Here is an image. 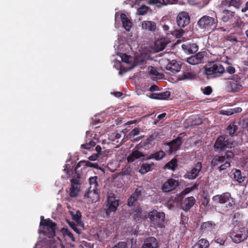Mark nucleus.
Listing matches in <instances>:
<instances>
[{"label": "nucleus", "instance_id": "obj_1", "mask_svg": "<svg viewBox=\"0 0 248 248\" xmlns=\"http://www.w3.org/2000/svg\"><path fill=\"white\" fill-rule=\"evenodd\" d=\"M213 201L216 203L224 205L222 206L221 213L229 216L234 211L236 206L235 201L230 192H225L213 197Z\"/></svg>", "mask_w": 248, "mask_h": 248}, {"label": "nucleus", "instance_id": "obj_2", "mask_svg": "<svg viewBox=\"0 0 248 248\" xmlns=\"http://www.w3.org/2000/svg\"><path fill=\"white\" fill-rule=\"evenodd\" d=\"M234 156L233 152L230 150L221 155H214L211 160V167L221 172L230 167L231 160Z\"/></svg>", "mask_w": 248, "mask_h": 248}, {"label": "nucleus", "instance_id": "obj_3", "mask_svg": "<svg viewBox=\"0 0 248 248\" xmlns=\"http://www.w3.org/2000/svg\"><path fill=\"white\" fill-rule=\"evenodd\" d=\"M202 71L203 75L210 79L221 76L225 72V69L221 64L210 62L203 66Z\"/></svg>", "mask_w": 248, "mask_h": 248}, {"label": "nucleus", "instance_id": "obj_4", "mask_svg": "<svg viewBox=\"0 0 248 248\" xmlns=\"http://www.w3.org/2000/svg\"><path fill=\"white\" fill-rule=\"evenodd\" d=\"M229 236L235 243H240L248 237V229L242 225H235L229 232Z\"/></svg>", "mask_w": 248, "mask_h": 248}, {"label": "nucleus", "instance_id": "obj_5", "mask_svg": "<svg viewBox=\"0 0 248 248\" xmlns=\"http://www.w3.org/2000/svg\"><path fill=\"white\" fill-rule=\"evenodd\" d=\"M39 233L43 234L48 238H53L56 235L57 224L49 218L46 219L45 222H40Z\"/></svg>", "mask_w": 248, "mask_h": 248}, {"label": "nucleus", "instance_id": "obj_6", "mask_svg": "<svg viewBox=\"0 0 248 248\" xmlns=\"http://www.w3.org/2000/svg\"><path fill=\"white\" fill-rule=\"evenodd\" d=\"M119 204L120 200L117 199L114 194L112 193L108 195L104 205V209L106 215L109 216L111 213H115Z\"/></svg>", "mask_w": 248, "mask_h": 248}, {"label": "nucleus", "instance_id": "obj_7", "mask_svg": "<svg viewBox=\"0 0 248 248\" xmlns=\"http://www.w3.org/2000/svg\"><path fill=\"white\" fill-rule=\"evenodd\" d=\"M225 87L226 91L230 93L239 92L243 89L241 78L238 77L229 78L225 83Z\"/></svg>", "mask_w": 248, "mask_h": 248}, {"label": "nucleus", "instance_id": "obj_8", "mask_svg": "<svg viewBox=\"0 0 248 248\" xmlns=\"http://www.w3.org/2000/svg\"><path fill=\"white\" fill-rule=\"evenodd\" d=\"M165 213L163 212H158L154 210L148 213V217L151 223L155 228H162L164 227Z\"/></svg>", "mask_w": 248, "mask_h": 248}, {"label": "nucleus", "instance_id": "obj_9", "mask_svg": "<svg viewBox=\"0 0 248 248\" xmlns=\"http://www.w3.org/2000/svg\"><path fill=\"white\" fill-rule=\"evenodd\" d=\"M198 26L201 29L209 31L216 28L217 25V19L216 18L204 16L202 17L197 23Z\"/></svg>", "mask_w": 248, "mask_h": 248}, {"label": "nucleus", "instance_id": "obj_10", "mask_svg": "<svg viewBox=\"0 0 248 248\" xmlns=\"http://www.w3.org/2000/svg\"><path fill=\"white\" fill-rule=\"evenodd\" d=\"M232 141L229 140L228 136L226 135L219 136L216 140L214 147L216 149L223 150L225 148H231Z\"/></svg>", "mask_w": 248, "mask_h": 248}, {"label": "nucleus", "instance_id": "obj_11", "mask_svg": "<svg viewBox=\"0 0 248 248\" xmlns=\"http://www.w3.org/2000/svg\"><path fill=\"white\" fill-rule=\"evenodd\" d=\"M179 182L173 178L168 179L161 186V190L166 193L170 192L179 186Z\"/></svg>", "mask_w": 248, "mask_h": 248}, {"label": "nucleus", "instance_id": "obj_12", "mask_svg": "<svg viewBox=\"0 0 248 248\" xmlns=\"http://www.w3.org/2000/svg\"><path fill=\"white\" fill-rule=\"evenodd\" d=\"M133 219L137 222H141L143 219L148 218V214L144 212L140 206L139 205L132 211L131 214Z\"/></svg>", "mask_w": 248, "mask_h": 248}, {"label": "nucleus", "instance_id": "obj_13", "mask_svg": "<svg viewBox=\"0 0 248 248\" xmlns=\"http://www.w3.org/2000/svg\"><path fill=\"white\" fill-rule=\"evenodd\" d=\"M144 189L142 187L136 188L134 192L127 200V205L131 207L135 205V202L142 198Z\"/></svg>", "mask_w": 248, "mask_h": 248}, {"label": "nucleus", "instance_id": "obj_14", "mask_svg": "<svg viewBox=\"0 0 248 248\" xmlns=\"http://www.w3.org/2000/svg\"><path fill=\"white\" fill-rule=\"evenodd\" d=\"M202 168V163L201 162H198L195 164L191 170L187 171L185 175L186 178L189 180H193L196 179L199 174Z\"/></svg>", "mask_w": 248, "mask_h": 248}, {"label": "nucleus", "instance_id": "obj_15", "mask_svg": "<svg viewBox=\"0 0 248 248\" xmlns=\"http://www.w3.org/2000/svg\"><path fill=\"white\" fill-rule=\"evenodd\" d=\"M71 187L69 189V195L71 197H76L80 190V184L79 183V178H73L70 180Z\"/></svg>", "mask_w": 248, "mask_h": 248}, {"label": "nucleus", "instance_id": "obj_16", "mask_svg": "<svg viewBox=\"0 0 248 248\" xmlns=\"http://www.w3.org/2000/svg\"><path fill=\"white\" fill-rule=\"evenodd\" d=\"M177 25L180 28H184L190 23V17L186 12L180 13L176 17Z\"/></svg>", "mask_w": 248, "mask_h": 248}, {"label": "nucleus", "instance_id": "obj_17", "mask_svg": "<svg viewBox=\"0 0 248 248\" xmlns=\"http://www.w3.org/2000/svg\"><path fill=\"white\" fill-rule=\"evenodd\" d=\"M207 55L205 51H202L186 59V62L191 65H196L202 62L203 58Z\"/></svg>", "mask_w": 248, "mask_h": 248}, {"label": "nucleus", "instance_id": "obj_18", "mask_svg": "<svg viewBox=\"0 0 248 248\" xmlns=\"http://www.w3.org/2000/svg\"><path fill=\"white\" fill-rule=\"evenodd\" d=\"M197 78L196 74L191 70H186L179 75L177 80H192Z\"/></svg>", "mask_w": 248, "mask_h": 248}, {"label": "nucleus", "instance_id": "obj_19", "mask_svg": "<svg viewBox=\"0 0 248 248\" xmlns=\"http://www.w3.org/2000/svg\"><path fill=\"white\" fill-rule=\"evenodd\" d=\"M242 4L241 0H222L221 6L224 8L233 7L235 9H240Z\"/></svg>", "mask_w": 248, "mask_h": 248}, {"label": "nucleus", "instance_id": "obj_20", "mask_svg": "<svg viewBox=\"0 0 248 248\" xmlns=\"http://www.w3.org/2000/svg\"><path fill=\"white\" fill-rule=\"evenodd\" d=\"M159 247L157 239L154 237H149L144 240L141 248H159Z\"/></svg>", "mask_w": 248, "mask_h": 248}, {"label": "nucleus", "instance_id": "obj_21", "mask_svg": "<svg viewBox=\"0 0 248 248\" xmlns=\"http://www.w3.org/2000/svg\"><path fill=\"white\" fill-rule=\"evenodd\" d=\"M196 202V200L193 196L186 198L181 204V208L185 211H189Z\"/></svg>", "mask_w": 248, "mask_h": 248}, {"label": "nucleus", "instance_id": "obj_22", "mask_svg": "<svg viewBox=\"0 0 248 248\" xmlns=\"http://www.w3.org/2000/svg\"><path fill=\"white\" fill-rule=\"evenodd\" d=\"M181 67L180 62H177L175 60H172L168 63L166 68L167 70L170 71L173 73H175L180 71Z\"/></svg>", "mask_w": 248, "mask_h": 248}, {"label": "nucleus", "instance_id": "obj_23", "mask_svg": "<svg viewBox=\"0 0 248 248\" xmlns=\"http://www.w3.org/2000/svg\"><path fill=\"white\" fill-rule=\"evenodd\" d=\"M182 140L181 138L180 137L174 139L168 144L170 147V152H174L178 150L180 148Z\"/></svg>", "mask_w": 248, "mask_h": 248}, {"label": "nucleus", "instance_id": "obj_24", "mask_svg": "<svg viewBox=\"0 0 248 248\" xmlns=\"http://www.w3.org/2000/svg\"><path fill=\"white\" fill-rule=\"evenodd\" d=\"M141 27L143 30L154 32L156 29V24L152 21H143L142 22Z\"/></svg>", "mask_w": 248, "mask_h": 248}, {"label": "nucleus", "instance_id": "obj_25", "mask_svg": "<svg viewBox=\"0 0 248 248\" xmlns=\"http://www.w3.org/2000/svg\"><path fill=\"white\" fill-rule=\"evenodd\" d=\"M170 93L169 91H165L160 93H152L149 95V97L152 99L165 100L169 97Z\"/></svg>", "mask_w": 248, "mask_h": 248}, {"label": "nucleus", "instance_id": "obj_26", "mask_svg": "<svg viewBox=\"0 0 248 248\" xmlns=\"http://www.w3.org/2000/svg\"><path fill=\"white\" fill-rule=\"evenodd\" d=\"M84 198H90L93 202H96L99 199L97 190H93L92 189H88L84 194Z\"/></svg>", "mask_w": 248, "mask_h": 248}, {"label": "nucleus", "instance_id": "obj_27", "mask_svg": "<svg viewBox=\"0 0 248 248\" xmlns=\"http://www.w3.org/2000/svg\"><path fill=\"white\" fill-rule=\"evenodd\" d=\"M233 179L239 183H242L246 178L245 174L241 170L236 169L233 173Z\"/></svg>", "mask_w": 248, "mask_h": 248}, {"label": "nucleus", "instance_id": "obj_28", "mask_svg": "<svg viewBox=\"0 0 248 248\" xmlns=\"http://www.w3.org/2000/svg\"><path fill=\"white\" fill-rule=\"evenodd\" d=\"M144 155L140 152L138 150H136L134 151H133L131 154H130L128 157H127V160L128 162H134L136 159H139L141 157H144Z\"/></svg>", "mask_w": 248, "mask_h": 248}, {"label": "nucleus", "instance_id": "obj_29", "mask_svg": "<svg viewBox=\"0 0 248 248\" xmlns=\"http://www.w3.org/2000/svg\"><path fill=\"white\" fill-rule=\"evenodd\" d=\"M183 49L189 54L195 53L198 50L199 47L195 43L189 44L188 45H183Z\"/></svg>", "mask_w": 248, "mask_h": 248}, {"label": "nucleus", "instance_id": "obj_30", "mask_svg": "<svg viewBox=\"0 0 248 248\" xmlns=\"http://www.w3.org/2000/svg\"><path fill=\"white\" fill-rule=\"evenodd\" d=\"M120 17L123 23V26L127 31H129L132 27V23L127 17L125 14H122Z\"/></svg>", "mask_w": 248, "mask_h": 248}, {"label": "nucleus", "instance_id": "obj_31", "mask_svg": "<svg viewBox=\"0 0 248 248\" xmlns=\"http://www.w3.org/2000/svg\"><path fill=\"white\" fill-rule=\"evenodd\" d=\"M234 14V12H232L230 10H223L222 12L221 19L224 22H227L233 18Z\"/></svg>", "mask_w": 248, "mask_h": 248}, {"label": "nucleus", "instance_id": "obj_32", "mask_svg": "<svg viewBox=\"0 0 248 248\" xmlns=\"http://www.w3.org/2000/svg\"><path fill=\"white\" fill-rule=\"evenodd\" d=\"M177 167V160L176 158H173L165 165L164 169L170 170L174 171L176 170Z\"/></svg>", "mask_w": 248, "mask_h": 248}, {"label": "nucleus", "instance_id": "obj_33", "mask_svg": "<svg viewBox=\"0 0 248 248\" xmlns=\"http://www.w3.org/2000/svg\"><path fill=\"white\" fill-rule=\"evenodd\" d=\"M165 155V153L162 150H160L155 153L151 154L148 157H147V159L149 160L151 159H154L156 160H160L164 157Z\"/></svg>", "mask_w": 248, "mask_h": 248}, {"label": "nucleus", "instance_id": "obj_34", "mask_svg": "<svg viewBox=\"0 0 248 248\" xmlns=\"http://www.w3.org/2000/svg\"><path fill=\"white\" fill-rule=\"evenodd\" d=\"M216 224L211 221L203 222L201 225V228L203 232L212 231L215 229Z\"/></svg>", "mask_w": 248, "mask_h": 248}, {"label": "nucleus", "instance_id": "obj_35", "mask_svg": "<svg viewBox=\"0 0 248 248\" xmlns=\"http://www.w3.org/2000/svg\"><path fill=\"white\" fill-rule=\"evenodd\" d=\"M154 165V164L153 162L151 164L143 163L140 167V169L139 170V172L141 174H144L147 172L151 171V168Z\"/></svg>", "mask_w": 248, "mask_h": 248}, {"label": "nucleus", "instance_id": "obj_36", "mask_svg": "<svg viewBox=\"0 0 248 248\" xmlns=\"http://www.w3.org/2000/svg\"><path fill=\"white\" fill-rule=\"evenodd\" d=\"M209 246V242L205 239H201L194 245L193 248H208Z\"/></svg>", "mask_w": 248, "mask_h": 248}, {"label": "nucleus", "instance_id": "obj_37", "mask_svg": "<svg viewBox=\"0 0 248 248\" xmlns=\"http://www.w3.org/2000/svg\"><path fill=\"white\" fill-rule=\"evenodd\" d=\"M238 129L235 123H231L227 127V131L231 136H233Z\"/></svg>", "mask_w": 248, "mask_h": 248}, {"label": "nucleus", "instance_id": "obj_38", "mask_svg": "<svg viewBox=\"0 0 248 248\" xmlns=\"http://www.w3.org/2000/svg\"><path fill=\"white\" fill-rule=\"evenodd\" d=\"M97 177L96 176L89 178V182L90 187L89 189H92L93 190H97V187L98 186V184L97 182Z\"/></svg>", "mask_w": 248, "mask_h": 248}, {"label": "nucleus", "instance_id": "obj_39", "mask_svg": "<svg viewBox=\"0 0 248 248\" xmlns=\"http://www.w3.org/2000/svg\"><path fill=\"white\" fill-rule=\"evenodd\" d=\"M168 43L169 42L166 39H160L157 40L155 44L158 47L159 50H162L165 48Z\"/></svg>", "mask_w": 248, "mask_h": 248}, {"label": "nucleus", "instance_id": "obj_40", "mask_svg": "<svg viewBox=\"0 0 248 248\" xmlns=\"http://www.w3.org/2000/svg\"><path fill=\"white\" fill-rule=\"evenodd\" d=\"M247 25V23H244L243 21L240 20H237L234 23V27L241 30L246 29V27Z\"/></svg>", "mask_w": 248, "mask_h": 248}, {"label": "nucleus", "instance_id": "obj_41", "mask_svg": "<svg viewBox=\"0 0 248 248\" xmlns=\"http://www.w3.org/2000/svg\"><path fill=\"white\" fill-rule=\"evenodd\" d=\"M149 3L151 5L154 4L158 7L165 5V0H149Z\"/></svg>", "mask_w": 248, "mask_h": 248}, {"label": "nucleus", "instance_id": "obj_42", "mask_svg": "<svg viewBox=\"0 0 248 248\" xmlns=\"http://www.w3.org/2000/svg\"><path fill=\"white\" fill-rule=\"evenodd\" d=\"M62 232L64 235L68 236L71 239L73 242L75 241V238L74 236L73 233L69 231V230L67 228H63L62 229Z\"/></svg>", "mask_w": 248, "mask_h": 248}, {"label": "nucleus", "instance_id": "obj_43", "mask_svg": "<svg viewBox=\"0 0 248 248\" xmlns=\"http://www.w3.org/2000/svg\"><path fill=\"white\" fill-rule=\"evenodd\" d=\"M226 39L229 41L235 43L240 42L241 41L240 39H239L237 37L236 33H233L231 35L227 36Z\"/></svg>", "mask_w": 248, "mask_h": 248}, {"label": "nucleus", "instance_id": "obj_44", "mask_svg": "<svg viewBox=\"0 0 248 248\" xmlns=\"http://www.w3.org/2000/svg\"><path fill=\"white\" fill-rule=\"evenodd\" d=\"M185 31L182 29H180L179 30L174 31L173 32H171L170 34L175 36L177 38H181L184 34Z\"/></svg>", "mask_w": 248, "mask_h": 248}, {"label": "nucleus", "instance_id": "obj_45", "mask_svg": "<svg viewBox=\"0 0 248 248\" xmlns=\"http://www.w3.org/2000/svg\"><path fill=\"white\" fill-rule=\"evenodd\" d=\"M68 223L70 227L78 234L81 233L80 230L77 227V225L73 221H68Z\"/></svg>", "mask_w": 248, "mask_h": 248}, {"label": "nucleus", "instance_id": "obj_46", "mask_svg": "<svg viewBox=\"0 0 248 248\" xmlns=\"http://www.w3.org/2000/svg\"><path fill=\"white\" fill-rule=\"evenodd\" d=\"M72 219L76 222L81 219V215L79 210H77L75 214L72 213Z\"/></svg>", "mask_w": 248, "mask_h": 248}, {"label": "nucleus", "instance_id": "obj_47", "mask_svg": "<svg viewBox=\"0 0 248 248\" xmlns=\"http://www.w3.org/2000/svg\"><path fill=\"white\" fill-rule=\"evenodd\" d=\"M120 57L121 58V60L123 62H124L127 63H129L130 62L129 59L131 58V56L127 55L125 53H121L120 55Z\"/></svg>", "mask_w": 248, "mask_h": 248}, {"label": "nucleus", "instance_id": "obj_48", "mask_svg": "<svg viewBox=\"0 0 248 248\" xmlns=\"http://www.w3.org/2000/svg\"><path fill=\"white\" fill-rule=\"evenodd\" d=\"M148 7L146 6H142L138 10V12L140 15H144L147 12Z\"/></svg>", "mask_w": 248, "mask_h": 248}, {"label": "nucleus", "instance_id": "obj_49", "mask_svg": "<svg viewBox=\"0 0 248 248\" xmlns=\"http://www.w3.org/2000/svg\"><path fill=\"white\" fill-rule=\"evenodd\" d=\"M235 109H229L227 110H221V114L226 115H231L236 113Z\"/></svg>", "mask_w": 248, "mask_h": 248}, {"label": "nucleus", "instance_id": "obj_50", "mask_svg": "<svg viewBox=\"0 0 248 248\" xmlns=\"http://www.w3.org/2000/svg\"><path fill=\"white\" fill-rule=\"evenodd\" d=\"M112 248H127V245L126 242L121 241L118 242Z\"/></svg>", "mask_w": 248, "mask_h": 248}, {"label": "nucleus", "instance_id": "obj_51", "mask_svg": "<svg viewBox=\"0 0 248 248\" xmlns=\"http://www.w3.org/2000/svg\"><path fill=\"white\" fill-rule=\"evenodd\" d=\"M131 168L130 167H125L122 169V173L123 175H130Z\"/></svg>", "mask_w": 248, "mask_h": 248}, {"label": "nucleus", "instance_id": "obj_52", "mask_svg": "<svg viewBox=\"0 0 248 248\" xmlns=\"http://www.w3.org/2000/svg\"><path fill=\"white\" fill-rule=\"evenodd\" d=\"M212 92V89L210 86L206 87L203 90L204 94L210 95Z\"/></svg>", "mask_w": 248, "mask_h": 248}, {"label": "nucleus", "instance_id": "obj_53", "mask_svg": "<svg viewBox=\"0 0 248 248\" xmlns=\"http://www.w3.org/2000/svg\"><path fill=\"white\" fill-rule=\"evenodd\" d=\"M140 129L139 128H134L129 133L130 136H136L138 135L140 132Z\"/></svg>", "mask_w": 248, "mask_h": 248}, {"label": "nucleus", "instance_id": "obj_54", "mask_svg": "<svg viewBox=\"0 0 248 248\" xmlns=\"http://www.w3.org/2000/svg\"><path fill=\"white\" fill-rule=\"evenodd\" d=\"M202 120L201 118H198L195 119L192 122V125H198L202 124Z\"/></svg>", "mask_w": 248, "mask_h": 248}, {"label": "nucleus", "instance_id": "obj_55", "mask_svg": "<svg viewBox=\"0 0 248 248\" xmlns=\"http://www.w3.org/2000/svg\"><path fill=\"white\" fill-rule=\"evenodd\" d=\"M150 74L152 75L157 76L158 72L156 71L155 67L151 66L150 68Z\"/></svg>", "mask_w": 248, "mask_h": 248}, {"label": "nucleus", "instance_id": "obj_56", "mask_svg": "<svg viewBox=\"0 0 248 248\" xmlns=\"http://www.w3.org/2000/svg\"><path fill=\"white\" fill-rule=\"evenodd\" d=\"M227 72L230 74H233L235 72V68L232 66H228L226 69Z\"/></svg>", "mask_w": 248, "mask_h": 248}, {"label": "nucleus", "instance_id": "obj_57", "mask_svg": "<svg viewBox=\"0 0 248 248\" xmlns=\"http://www.w3.org/2000/svg\"><path fill=\"white\" fill-rule=\"evenodd\" d=\"M178 0H165V5L174 4L177 2Z\"/></svg>", "mask_w": 248, "mask_h": 248}, {"label": "nucleus", "instance_id": "obj_58", "mask_svg": "<svg viewBox=\"0 0 248 248\" xmlns=\"http://www.w3.org/2000/svg\"><path fill=\"white\" fill-rule=\"evenodd\" d=\"M225 241V240L220 237L216 238V239H215V242L219 244L220 245H224Z\"/></svg>", "mask_w": 248, "mask_h": 248}, {"label": "nucleus", "instance_id": "obj_59", "mask_svg": "<svg viewBox=\"0 0 248 248\" xmlns=\"http://www.w3.org/2000/svg\"><path fill=\"white\" fill-rule=\"evenodd\" d=\"M98 156H99V155H98L97 154H93V155H91L89 157V159L91 161H95V160H97Z\"/></svg>", "mask_w": 248, "mask_h": 248}, {"label": "nucleus", "instance_id": "obj_60", "mask_svg": "<svg viewBox=\"0 0 248 248\" xmlns=\"http://www.w3.org/2000/svg\"><path fill=\"white\" fill-rule=\"evenodd\" d=\"M140 121V119H137V120H132V121H129L127 122L125 124V125H130V124H136V123H138V122H139Z\"/></svg>", "mask_w": 248, "mask_h": 248}, {"label": "nucleus", "instance_id": "obj_61", "mask_svg": "<svg viewBox=\"0 0 248 248\" xmlns=\"http://www.w3.org/2000/svg\"><path fill=\"white\" fill-rule=\"evenodd\" d=\"M158 90H159V87L157 85H152L150 87V89H149V90L151 92H153V91H157Z\"/></svg>", "mask_w": 248, "mask_h": 248}, {"label": "nucleus", "instance_id": "obj_62", "mask_svg": "<svg viewBox=\"0 0 248 248\" xmlns=\"http://www.w3.org/2000/svg\"><path fill=\"white\" fill-rule=\"evenodd\" d=\"M188 219L186 216H184L182 214H181V223L184 224L185 221L187 220Z\"/></svg>", "mask_w": 248, "mask_h": 248}, {"label": "nucleus", "instance_id": "obj_63", "mask_svg": "<svg viewBox=\"0 0 248 248\" xmlns=\"http://www.w3.org/2000/svg\"><path fill=\"white\" fill-rule=\"evenodd\" d=\"M81 148H83V149H88V150H90L91 148H90V147L89 146V144H88V142H87L85 144H82L81 145Z\"/></svg>", "mask_w": 248, "mask_h": 248}, {"label": "nucleus", "instance_id": "obj_64", "mask_svg": "<svg viewBox=\"0 0 248 248\" xmlns=\"http://www.w3.org/2000/svg\"><path fill=\"white\" fill-rule=\"evenodd\" d=\"M248 10V1L246 2L245 7L241 9V12L243 13L246 12Z\"/></svg>", "mask_w": 248, "mask_h": 248}]
</instances>
